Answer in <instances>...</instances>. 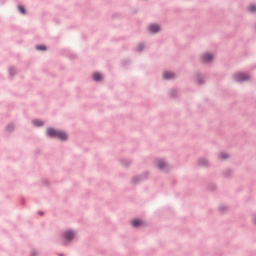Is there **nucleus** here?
I'll return each instance as SVG.
<instances>
[{
    "label": "nucleus",
    "mask_w": 256,
    "mask_h": 256,
    "mask_svg": "<svg viewBox=\"0 0 256 256\" xmlns=\"http://www.w3.org/2000/svg\"><path fill=\"white\" fill-rule=\"evenodd\" d=\"M48 137H56V139H60L61 141L67 140V134L60 130H55L54 128L47 129Z\"/></svg>",
    "instance_id": "obj_1"
},
{
    "label": "nucleus",
    "mask_w": 256,
    "mask_h": 256,
    "mask_svg": "<svg viewBox=\"0 0 256 256\" xmlns=\"http://www.w3.org/2000/svg\"><path fill=\"white\" fill-rule=\"evenodd\" d=\"M235 80L236 81H247V80H249V75L243 74V73H238L235 75Z\"/></svg>",
    "instance_id": "obj_2"
},
{
    "label": "nucleus",
    "mask_w": 256,
    "mask_h": 256,
    "mask_svg": "<svg viewBox=\"0 0 256 256\" xmlns=\"http://www.w3.org/2000/svg\"><path fill=\"white\" fill-rule=\"evenodd\" d=\"M75 237V232L73 231H67L66 233H64V238L67 241H71V239H73Z\"/></svg>",
    "instance_id": "obj_3"
},
{
    "label": "nucleus",
    "mask_w": 256,
    "mask_h": 256,
    "mask_svg": "<svg viewBox=\"0 0 256 256\" xmlns=\"http://www.w3.org/2000/svg\"><path fill=\"white\" fill-rule=\"evenodd\" d=\"M202 59H203L204 63H209V61H213V54H209V53L204 54L202 56Z\"/></svg>",
    "instance_id": "obj_4"
},
{
    "label": "nucleus",
    "mask_w": 256,
    "mask_h": 256,
    "mask_svg": "<svg viewBox=\"0 0 256 256\" xmlns=\"http://www.w3.org/2000/svg\"><path fill=\"white\" fill-rule=\"evenodd\" d=\"M159 25L157 24H152L148 27V30L150 31V33H157L159 31Z\"/></svg>",
    "instance_id": "obj_5"
},
{
    "label": "nucleus",
    "mask_w": 256,
    "mask_h": 256,
    "mask_svg": "<svg viewBox=\"0 0 256 256\" xmlns=\"http://www.w3.org/2000/svg\"><path fill=\"white\" fill-rule=\"evenodd\" d=\"M131 223L133 227H141L142 225H145V223L139 219H134Z\"/></svg>",
    "instance_id": "obj_6"
},
{
    "label": "nucleus",
    "mask_w": 256,
    "mask_h": 256,
    "mask_svg": "<svg viewBox=\"0 0 256 256\" xmlns=\"http://www.w3.org/2000/svg\"><path fill=\"white\" fill-rule=\"evenodd\" d=\"M163 77L164 79H173V77H175V74H173L172 72H164Z\"/></svg>",
    "instance_id": "obj_7"
},
{
    "label": "nucleus",
    "mask_w": 256,
    "mask_h": 256,
    "mask_svg": "<svg viewBox=\"0 0 256 256\" xmlns=\"http://www.w3.org/2000/svg\"><path fill=\"white\" fill-rule=\"evenodd\" d=\"M158 167L159 169H165L167 167V163H165L163 160L158 161Z\"/></svg>",
    "instance_id": "obj_8"
},
{
    "label": "nucleus",
    "mask_w": 256,
    "mask_h": 256,
    "mask_svg": "<svg viewBox=\"0 0 256 256\" xmlns=\"http://www.w3.org/2000/svg\"><path fill=\"white\" fill-rule=\"evenodd\" d=\"M93 79L94 81H101V74H99V72H95L93 74Z\"/></svg>",
    "instance_id": "obj_9"
},
{
    "label": "nucleus",
    "mask_w": 256,
    "mask_h": 256,
    "mask_svg": "<svg viewBox=\"0 0 256 256\" xmlns=\"http://www.w3.org/2000/svg\"><path fill=\"white\" fill-rule=\"evenodd\" d=\"M33 125H35L36 127H41V126H43V121H41V120H34L33 121Z\"/></svg>",
    "instance_id": "obj_10"
},
{
    "label": "nucleus",
    "mask_w": 256,
    "mask_h": 256,
    "mask_svg": "<svg viewBox=\"0 0 256 256\" xmlns=\"http://www.w3.org/2000/svg\"><path fill=\"white\" fill-rule=\"evenodd\" d=\"M248 10L250 11V13H255L256 11V6L255 5H251L248 7Z\"/></svg>",
    "instance_id": "obj_11"
},
{
    "label": "nucleus",
    "mask_w": 256,
    "mask_h": 256,
    "mask_svg": "<svg viewBox=\"0 0 256 256\" xmlns=\"http://www.w3.org/2000/svg\"><path fill=\"white\" fill-rule=\"evenodd\" d=\"M220 159H228L229 158V155L227 153H221L219 155Z\"/></svg>",
    "instance_id": "obj_12"
},
{
    "label": "nucleus",
    "mask_w": 256,
    "mask_h": 256,
    "mask_svg": "<svg viewBox=\"0 0 256 256\" xmlns=\"http://www.w3.org/2000/svg\"><path fill=\"white\" fill-rule=\"evenodd\" d=\"M36 49L38 51H47V47H45V46H36Z\"/></svg>",
    "instance_id": "obj_13"
},
{
    "label": "nucleus",
    "mask_w": 256,
    "mask_h": 256,
    "mask_svg": "<svg viewBox=\"0 0 256 256\" xmlns=\"http://www.w3.org/2000/svg\"><path fill=\"white\" fill-rule=\"evenodd\" d=\"M18 10L20 11V13L25 15V8L23 6H18Z\"/></svg>",
    "instance_id": "obj_14"
},
{
    "label": "nucleus",
    "mask_w": 256,
    "mask_h": 256,
    "mask_svg": "<svg viewBox=\"0 0 256 256\" xmlns=\"http://www.w3.org/2000/svg\"><path fill=\"white\" fill-rule=\"evenodd\" d=\"M138 49H139V51H143V44H139Z\"/></svg>",
    "instance_id": "obj_15"
},
{
    "label": "nucleus",
    "mask_w": 256,
    "mask_h": 256,
    "mask_svg": "<svg viewBox=\"0 0 256 256\" xmlns=\"http://www.w3.org/2000/svg\"><path fill=\"white\" fill-rule=\"evenodd\" d=\"M11 71H13V69H10V73H11Z\"/></svg>",
    "instance_id": "obj_16"
},
{
    "label": "nucleus",
    "mask_w": 256,
    "mask_h": 256,
    "mask_svg": "<svg viewBox=\"0 0 256 256\" xmlns=\"http://www.w3.org/2000/svg\"><path fill=\"white\" fill-rule=\"evenodd\" d=\"M255 223H256V219H255Z\"/></svg>",
    "instance_id": "obj_17"
}]
</instances>
